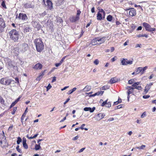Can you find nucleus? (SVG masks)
<instances>
[{"mask_svg": "<svg viewBox=\"0 0 156 156\" xmlns=\"http://www.w3.org/2000/svg\"><path fill=\"white\" fill-rule=\"evenodd\" d=\"M46 14V12L44 11V12L40 14V16H43Z\"/></svg>", "mask_w": 156, "mask_h": 156, "instance_id": "49", "label": "nucleus"}, {"mask_svg": "<svg viewBox=\"0 0 156 156\" xmlns=\"http://www.w3.org/2000/svg\"><path fill=\"white\" fill-rule=\"evenodd\" d=\"M2 2L1 3V5L5 9H6L7 7L5 5V0H2Z\"/></svg>", "mask_w": 156, "mask_h": 156, "instance_id": "30", "label": "nucleus"}, {"mask_svg": "<svg viewBox=\"0 0 156 156\" xmlns=\"http://www.w3.org/2000/svg\"><path fill=\"white\" fill-rule=\"evenodd\" d=\"M122 102V99L119 98L118 100L117 101L114 102L113 105H116L118 104L119 103H121Z\"/></svg>", "mask_w": 156, "mask_h": 156, "instance_id": "28", "label": "nucleus"}, {"mask_svg": "<svg viewBox=\"0 0 156 156\" xmlns=\"http://www.w3.org/2000/svg\"><path fill=\"white\" fill-rule=\"evenodd\" d=\"M94 63L96 65H98L99 63V61L98 59H96L94 62Z\"/></svg>", "mask_w": 156, "mask_h": 156, "instance_id": "43", "label": "nucleus"}, {"mask_svg": "<svg viewBox=\"0 0 156 156\" xmlns=\"http://www.w3.org/2000/svg\"><path fill=\"white\" fill-rule=\"evenodd\" d=\"M79 19L80 17H78L77 16H72L70 18V20L73 23L79 20Z\"/></svg>", "mask_w": 156, "mask_h": 156, "instance_id": "15", "label": "nucleus"}, {"mask_svg": "<svg viewBox=\"0 0 156 156\" xmlns=\"http://www.w3.org/2000/svg\"><path fill=\"white\" fill-rule=\"evenodd\" d=\"M12 82V80L7 77L2 78L0 80V83L1 84L7 86L10 85Z\"/></svg>", "mask_w": 156, "mask_h": 156, "instance_id": "5", "label": "nucleus"}, {"mask_svg": "<svg viewBox=\"0 0 156 156\" xmlns=\"http://www.w3.org/2000/svg\"><path fill=\"white\" fill-rule=\"evenodd\" d=\"M70 99L69 98H67L66 100V101L64 102V105L66 104L67 102H68L69 101Z\"/></svg>", "mask_w": 156, "mask_h": 156, "instance_id": "63", "label": "nucleus"}, {"mask_svg": "<svg viewBox=\"0 0 156 156\" xmlns=\"http://www.w3.org/2000/svg\"><path fill=\"white\" fill-rule=\"evenodd\" d=\"M150 97V96L149 95H145L143 96V98L144 99H147L149 98Z\"/></svg>", "mask_w": 156, "mask_h": 156, "instance_id": "52", "label": "nucleus"}, {"mask_svg": "<svg viewBox=\"0 0 156 156\" xmlns=\"http://www.w3.org/2000/svg\"><path fill=\"white\" fill-rule=\"evenodd\" d=\"M15 80L16 82L18 84L19 83V79L18 77H16L15 78Z\"/></svg>", "mask_w": 156, "mask_h": 156, "instance_id": "62", "label": "nucleus"}, {"mask_svg": "<svg viewBox=\"0 0 156 156\" xmlns=\"http://www.w3.org/2000/svg\"><path fill=\"white\" fill-rule=\"evenodd\" d=\"M81 13V12L80 10H77V14L76 15L78 17H80V16Z\"/></svg>", "mask_w": 156, "mask_h": 156, "instance_id": "39", "label": "nucleus"}, {"mask_svg": "<svg viewBox=\"0 0 156 156\" xmlns=\"http://www.w3.org/2000/svg\"><path fill=\"white\" fill-rule=\"evenodd\" d=\"M17 140L16 141V143L17 144H19L20 143L22 142V139L20 137H18L17 138Z\"/></svg>", "mask_w": 156, "mask_h": 156, "instance_id": "32", "label": "nucleus"}, {"mask_svg": "<svg viewBox=\"0 0 156 156\" xmlns=\"http://www.w3.org/2000/svg\"><path fill=\"white\" fill-rule=\"evenodd\" d=\"M129 16H133L136 15V10L134 8H132L129 12Z\"/></svg>", "mask_w": 156, "mask_h": 156, "instance_id": "13", "label": "nucleus"}, {"mask_svg": "<svg viewBox=\"0 0 156 156\" xmlns=\"http://www.w3.org/2000/svg\"><path fill=\"white\" fill-rule=\"evenodd\" d=\"M95 108L94 107L92 108L90 107H85L84 108L83 110L85 111H90V112H92L95 110Z\"/></svg>", "mask_w": 156, "mask_h": 156, "instance_id": "19", "label": "nucleus"}, {"mask_svg": "<svg viewBox=\"0 0 156 156\" xmlns=\"http://www.w3.org/2000/svg\"><path fill=\"white\" fill-rule=\"evenodd\" d=\"M21 98V96H19V97L15 101L17 103L20 100Z\"/></svg>", "mask_w": 156, "mask_h": 156, "instance_id": "54", "label": "nucleus"}, {"mask_svg": "<svg viewBox=\"0 0 156 156\" xmlns=\"http://www.w3.org/2000/svg\"><path fill=\"white\" fill-rule=\"evenodd\" d=\"M145 147L146 146L145 145H142L139 147H137V148L140 149H143L144 147Z\"/></svg>", "mask_w": 156, "mask_h": 156, "instance_id": "38", "label": "nucleus"}, {"mask_svg": "<svg viewBox=\"0 0 156 156\" xmlns=\"http://www.w3.org/2000/svg\"><path fill=\"white\" fill-rule=\"evenodd\" d=\"M105 116L103 113H100L98 114L96 116V119L97 120H100L103 118Z\"/></svg>", "mask_w": 156, "mask_h": 156, "instance_id": "18", "label": "nucleus"}, {"mask_svg": "<svg viewBox=\"0 0 156 156\" xmlns=\"http://www.w3.org/2000/svg\"><path fill=\"white\" fill-rule=\"evenodd\" d=\"M153 84V83H151L149 84H147L146 86L145 87H146L148 90H149L151 88V86Z\"/></svg>", "mask_w": 156, "mask_h": 156, "instance_id": "31", "label": "nucleus"}, {"mask_svg": "<svg viewBox=\"0 0 156 156\" xmlns=\"http://www.w3.org/2000/svg\"><path fill=\"white\" fill-rule=\"evenodd\" d=\"M147 66H145V67H144L143 68H142V70L141 71V74H143L144 73L145 70L147 69Z\"/></svg>", "mask_w": 156, "mask_h": 156, "instance_id": "42", "label": "nucleus"}, {"mask_svg": "<svg viewBox=\"0 0 156 156\" xmlns=\"http://www.w3.org/2000/svg\"><path fill=\"white\" fill-rule=\"evenodd\" d=\"M137 37H145L146 38H147L148 37V35L146 34H139L137 35Z\"/></svg>", "mask_w": 156, "mask_h": 156, "instance_id": "29", "label": "nucleus"}, {"mask_svg": "<svg viewBox=\"0 0 156 156\" xmlns=\"http://www.w3.org/2000/svg\"><path fill=\"white\" fill-rule=\"evenodd\" d=\"M134 80L133 79L130 80L128 81V83L129 84H132L134 83Z\"/></svg>", "mask_w": 156, "mask_h": 156, "instance_id": "41", "label": "nucleus"}, {"mask_svg": "<svg viewBox=\"0 0 156 156\" xmlns=\"http://www.w3.org/2000/svg\"><path fill=\"white\" fill-rule=\"evenodd\" d=\"M25 117H23V116L22 115V116H21V122L22 123L23 125V126L26 125V124L25 123H23V120H24V118Z\"/></svg>", "mask_w": 156, "mask_h": 156, "instance_id": "36", "label": "nucleus"}, {"mask_svg": "<svg viewBox=\"0 0 156 156\" xmlns=\"http://www.w3.org/2000/svg\"><path fill=\"white\" fill-rule=\"evenodd\" d=\"M108 100V99H107L106 101L103 102V103L101 104V106H104L105 105H106L107 102Z\"/></svg>", "mask_w": 156, "mask_h": 156, "instance_id": "45", "label": "nucleus"}, {"mask_svg": "<svg viewBox=\"0 0 156 156\" xmlns=\"http://www.w3.org/2000/svg\"><path fill=\"white\" fill-rule=\"evenodd\" d=\"M116 108L115 109H119L122 108V105H120L116 107Z\"/></svg>", "mask_w": 156, "mask_h": 156, "instance_id": "56", "label": "nucleus"}, {"mask_svg": "<svg viewBox=\"0 0 156 156\" xmlns=\"http://www.w3.org/2000/svg\"><path fill=\"white\" fill-rule=\"evenodd\" d=\"M17 109V108L16 107H14L13 108V111L12 112V115H14L15 114V112L16 111V110Z\"/></svg>", "mask_w": 156, "mask_h": 156, "instance_id": "48", "label": "nucleus"}, {"mask_svg": "<svg viewBox=\"0 0 156 156\" xmlns=\"http://www.w3.org/2000/svg\"><path fill=\"white\" fill-rule=\"evenodd\" d=\"M0 102L3 105L4 104L5 101L2 96L0 99Z\"/></svg>", "mask_w": 156, "mask_h": 156, "instance_id": "37", "label": "nucleus"}, {"mask_svg": "<svg viewBox=\"0 0 156 156\" xmlns=\"http://www.w3.org/2000/svg\"><path fill=\"white\" fill-rule=\"evenodd\" d=\"M109 88L108 86L107 85H106L103 86L101 88L103 90H106L108 89Z\"/></svg>", "mask_w": 156, "mask_h": 156, "instance_id": "33", "label": "nucleus"}, {"mask_svg": "<svg viewBox=\"0 0 156 156\" xmlns=\"http://www.w3.org/2000/svg\"><path fill=\"white\" fill-rule=\"evenodd\" d=\"M16 18H18L19 20L23 21L26 20L28 19V17L27 15L25 13H20L19 14L18 16L17 15Z\"/></svg>", "mask_w": 156, "mask_h": 156, "instance_id": "7", "label": "nucleus"}, {"mask_svg": "<svg viewBox=\"0 0 156 156\" xmlns=\"http://www.w3.org/2000/svg\"><path fill=\"white\" fill-rule=\"evenodd\" d=\"M97 19L98 20H101L102 19V16L101 14L98 12L97 15Z\"/></svg>", "mask_w": 156, "mask_h": 156, "instance_id": "24", "label": "nucleus"}, {"mask_svg": "<svg viewBox=\"0 0 156 156\" xmlns=\"http://www.w3.org/2000/svg\"><path fill=\"white\" fill-rule=\"evenodd\" d=\"M24 7L25 8L27 9L29 8H32V6L31 5V3L30 2H27L24 5Z\"/></svg>", "mask_w": 156, "mask_h": 156, "instance_id": "20", "label": "nucleus"}, {"mask_svg": "<svg viewBox=\"0 0 156 156\" xmlns=\"http://www.w3.org/2000/svg\"><path fill=\"white\" fill-rule=\"evenodd\" d=\"M97 38H96L92 40L91 42V44L92 45H95L98 44H98V41H97Z\"/></svg>", "mask_w": 156, "mask_h": 156, "instance_id": "21", "label": "nucleus"}, {"mask_svg": "<svg viewBox=\"0 0 156 156\" xmlns=\"http://www.w3.org/2000/svg\"><path fill=\"white\" fill-rule=\"evenodd\" d=\"M91 11L92 13L95 12V8L94 7H92L91 9Z\"/></svg>", "mask_w": 156, "mask_h": 156, "instance_id": "64", "label": "nucleus"}, {"mask_svg": "<svg viewBox=\"0 0 156 156\" xmlns=\"http://www.w3.org/2000/svg\"><path fill=\"white\" fill-rule=\"evenodd\" d=\"M10 39L16 42L17 41L19 37L18 32L15 29L11 30L8 33Z\"/></svg>", "mask_w": 156, "mask_h": 156, "instance_id": "2", "label": "nucleus"}, {"mask_svg": "<svg viewBox=\"0 0 156 156\" xmlns=\"http://www.w3.org/2000/svg\"><path fill=\"white\" fill-rule=\"evenodd\" d=\"M16 149L17 151L20 153H21V150L19 148V145H17V147H16Z\"/></svg>", "mask_w": 156, "mask_h": 156, "instance_id": "40", "label": "nucleus"}, {"mask_svg": "<svg viewBox=\"0 0 156 156\" xmlns=\"http://www.w3.org/2000/svg\"><path fill=\"white\" fill-rule=\"evenodd\" d=\"M146 116V112H144L142 114L141 116V118H143L144 117Z\"/></svg>", "mask_w": 156, "mask_h": 156, "instance_id": "51", "label": "nucleus"}, {"mask_svg": "<svg viewBox=\"0 0 156 156\" xmlns=\"http://www.w3.org/2000/svg\"><path fill=\"white\" fill-rule=\"evenodd\" d=\"M79 137V136H77L75 137H74L73 139V140H77Z\"/></svg>", "mask_w": 156, "mask_h": 156, "instance_id": "58", "label": "nucleus"}, {"mask_svg": "<svg viewBox=\"0 0 156 156\" xmlns=\"http://www.w3.org/2000/svg\"><path fill=\"white\" fill-rule=\"evenodd\" d=\"M46 71V70L45 69L42 71L40 73L39 76L36 78V80L37 81L40 80L42 78L43 76L44 75V73Z\"/></svg>", "mask_w": 156, "mask_h": 156, "instance_id": "14", "label": "nucleus"}, {"mask_svg": "<svg viewBox=\"0 0 156 156\" xmlns=\"http://www.w3.org/2000/svg\"><path fill=\"white\" fill-rule=\"evenodd\" d=\"M117 80L115 79V78H112L110 80L109 82L110 83H114L117 82Z\"/></svg>", "mask_w": 156, "mask_h": 156, "instance_id": "25", "label": "nucleus"}, {"mask_svg": "<svg viewBox=\"0 0 156 156\" xmlns=\"http://www.w3.org/2000/svg\"><path fill=\"white\" fill-rule=\"evenodd\" d=\"M5 27V24L3 18H0V33L2 32Z\"/></svg>", "mask_w": 156, "mask_h": 156, "instance_id": "9", "label": "nucleus"}, {"mask_svg": "<svg viewBox=\"0 0 156 156\" xmlns=\"http://www.w3.org/2000/svg\"><path fill=\"white\" fill-rule=\"evenodd\" d=\"M16 103H17L15 101L12 102L10 106V108L14 106Z\"/></svg>", "mask_w": 156, "mask_h": 156, "instance_id": "47", "label": "nucleus"}, {"mask_svg": "<svg viewBox=\"0 0 156 156\" xmlns=\"http://www.w3.org/2000/svg\"><path fill=\"white\" fill-rule=\"evenodd\" d=\"M96 95H97V92L95 93V94H93L90 95V97H94Z\"/></svg>", "mask_w": 156, "mask_h": 156, "instance_id": "61", "label": "nucleus"}, {"mask_svg": "<svg viewBox=\"0 0 156 156\" xmlns=\"http://www.w3.org/2000/svg\"><path fill=\"white\" fill-rule=\"evenodd\" d=\"M142 25L147 31L153 32V31H154L156 30L155 28H151V26L147 23H143Z\"/></svg>", "mask_w": 156, "mask_h": 156, "instance_id": "6", "label": "nucleus"}, {"mask_svg": "<svg viewBox=\"0 0 156 156\" xmlns=\"http://www.w3.org/2000/svg\"><path fill=\"white\" fill-rule=\"evenodd\" d=\"M52 87L50 85V84H49L48 86H47V90H48L49 89H50L51 87Z\"/></svg>", "mask_w": 156, "mask_h": 156, "instance_id": "50", "label": "nucleus"}, {"mask_svg": "<svg viewBox=\"0 0 156 156\" xmlns=\"http://www.w3.org/2000/svg\"><path fill=\"white\" fill-rule=\"evenodd\" d=\"M34 42L37 51L39 52H41L44 48V44L41 39L40 38H37L35 39Z\"/></svg>", "mask_w": 156, "mask_h": 156, "instance_id": "1", "label": "nucleus"}, {"mask_svg": "<svg viewBox=\"0 0 156 156\" xmlns=\"http://www.w3.org/2000/svg\"><path fill=\"white\" fill-rule=\"evenodd\" d=\"M91 89V86L89 85H87L83 89V90L85 92L88 91Z\"/></svg>", "mask_w": 156, "mask_h": 156, "instance_id": "22", "label": "nucleus"}, {"mask_svg": "<svg viewBox=\"0 0 156 156\" xmlns=\"http://www.w3.org/2000/svg\"><path fill=\"white\" fill-rule=\"evenodd\" d=\"M126 89H128L127 94H130L133 92V88L131 87L127 86L126 87Z\"/></svg>", "mask_w": 156, "mask_h": 156, "instance_id": "17", "label": "nucleus"}, {"mask_svg": "<svg viewBox=\"0 0 156 156\" xmlns=\"http://www.w3.org/2000/svg\"><path fill=\"white\" fill-rule=\"evenodd\" d=\"M30 30V29L29 27H25L24 29V32H27L29 31Z\"/></svg>", "mask_w": 156, "mask_h": 156, "instance_id": "35", "label": "nucleus"}, {"mask_svg": "<svg viewBox=\"0 0 156 156\" xmlns=\"http://www.w3.org/2000/svg\"><path fill=\"white\" fill-rule=\"evenodd\" d=\"M12 128H13V126L12 125L11 126H10L9 127V128L8 129V130L11 131L12 130Z\"/></svg>", "mask_w": 156, "mask_h": 156, "instance_id": "55", "label": "nucleus"}, {"mask_svg": "<svg viewBox=\"0 0 156 156\" xmlns=\"http://www.w3.org/2000/svg\"><path fill=\"white\" fill-rule=\"evenodd\" d=\"M149 90H148L146 87H145L144 92L145 93V94H146L147 93Z\"/></svg>", "mask_w": 156, "mask_h": 156, "instance_id": "59", "label": "nucleus"}, {"mask_svg": "<svg viewBox=\"0 0 156 156\" xmlns=\"http://www.w3.org/2000/svg\"><path fill=\"white\" fill-rule=\"evenodd\" d=\"M112 16L110 15H108L107 17V20L108 21H111L112 20Z\"/></svg>", "mask_w": 156, "mask_h": 156, "instance_id": "27", "label": "nucleus"}, {"mask_svg": "<svg viewBox=\"0 0 156 156\" xmlns=\"http://www.w3.org/2000/svg\"><path fill=\"white\" fill-rule=\"evenodd\" d=\"M40 143L38 144H36L35 145V149L36 150H39L40 148Z\"/></svg>", "mask_w": 156, "mask_h": 156, "instance_id": "34", "label": "nucleus"}, {"mask_svg": "<svg viewBox=\"0 0 156 156\" xmlns=\"http://www.w3.org/2000/svg\"><path fill=\"white\" fill-rule=\"evenodd\" d=\"M42 67V65L40 63H38L34 65V66H33V68L35 70H37L41 69Z\"/></svg>", "mask_w": 156, "mask_h": 156, "instance_id": "12", "label": "nucleus"}, {"mask_svg": "<svg viewBox=\"0 0 156 156\" xmlns=\"http://www.w3.org/2000/svg\"><path fill=\"white\" fill-rule=\"evenodd\" d=\"M140 82H136L134 83L132 85L133 88L134 89H136L138 90H141L142 88L141 86H138L140 84Z\"/></svg>", "mask_w": 156, "mask_h": 156, "instance_id": "11", "label": "nucleus"}, {"mask_svg": "<svg viewBox=\"0 0 156 156\" xmlns=\"http://www.w3.org/2000/svg\"><path fill=\"white\" fill-rule=\"evenodd\" d=\"M105 37H103L101 38H99V37H97V41H101L102 42L100 43L99 44H101L102 43H103L105 41Z\"/></svg>", "mask_w": 156, "mask_h": 156, "instance_id": "23", "label": "nucleus"}, {"mask_svg": "<svg viewBox=\"0 0 156 156\" xmlns=\"http://www.w3.org/2000/svg\"><path fill=\"white\" fill-rule=\"evenodd\" d=\"M142 70V67H138L136 69V73L138 74L140 72L141 73Z\"/></svg>", "mask_w": 156, "mask_h": 156, "instance_id": "26", "label": "nucleus"}, {"mask_svg": "<svg viewBox=\"0 0 156 156\" xmlns=\"http://www.w3.org/2000/svg\"><path fill=\"white\" fill-rule=\"evenodd\" d=\"M42 2L44 3V6H47L48 8L50 10L53 8L52 3L50 0H43Z\"/></svg>", "mask_w": 156, "mask_h": 156, "instance_id": "8", "label": "nucleus"}, {"mask_svg": "<svg viewBox=\"0 0 156 156\" xmlns=\"http://www.w3.org/2000/svg\"><path fill=\"white\" fill-rule=\"evenodd\" d=\"M26 138L23 137V138L22 143L23 147L25 149H27L28 148V146L26 143Z\"/></svg>", "mask_w": 156, "mask_h": 156, "instance_id": "16", "label": "nucleus"}, {"mask_svg": "<svg viewBox=\"0 0 156 156\" xmlns=\"http://www.w3.org/2000/svg\"><path fill=\"white\" fill-rule=\"evenodd\" d=\"M66 57V56L64 57H63V58H62L61 60L60 61V62L62 64L64 61V60L65 59Z\"/></svg>", "mask_w": 156, "mask_h": 156, "instance_id": "53", "label": "nucleus"}, {"mask_svg": "<svg viewBox=\"0 0 156 156\" xmlns=\"http://www.w3.org/2000/svg\"><path fill=\"white\" fill-rule=\"evenodd\" d=\"M107 105L106 106V107L108 108H110L111 106V104L110 102H107Z\"/></svg>", "mask_w": 156, "mask_h": 156, "instance_id": "46", "label": "nucleus"}, {"mask_svg": "<svg viewBox=\"0 0 156 156\" xmlns=\"http://www.w3.org/2000/svg\"><path fill=\"white\" fill-rule=\"evenodd\" d=\"M121 61V63L122 65H127L128 64H131L133 63V61L130 60L128 61L126 58H122Z\"/></svg>", "mask_w": 156, "mask_h": 156, "instance_id": "10", "label": "nucleus"}, {"mask_svg": "<svg viewBox=\"0 0 156 156\" xmlns=\"http://www.w3.org/2000/svg\"><path fill=\"white\" fill-rule=\"evenodd\" d=\"M5 61L6 62V65L8 69L13 70L15 69L16 63L14 61H12L8 58H5Z\"/></svg>", "mask_w": 156, "mask_h": 156, "instance_id": "3", "label": "nucleus"}, {"mask_svg": "<svg viewBox=\"0 0 156 156\" xmlns=\"http://www.w3.org/2000/svg\"><path fill=\"white\" fill-rule=\"evenodd\" d=\"M28 45L26 43H23L20 44L19 47L18 48L19 51L22 53L25 52L28 50Z\"/></svg>", "mask_w": 156, "mask_h": 156, "instance_id": "4", "label": "nucleus"}, {"mask_svg": "<svg viewBox=\"0 0 156 156\" xmlns=\"http://www.w3.org/2000/svg\"><path fill=\"white\" fill-rule=\"evenodd\" d=\"M56 77H55L54 76L52 78V80L51 81V82L53 83V82H55V81H56Z\"/></svg>", "mask_w": 156, "mask_h": 156, "instance_id": "57", "label": "nucleus"}, {"mask_svg": "<svg viewBox=\"0 0 156 156\" xmlns=\"http://www.w3.org/2000/svg\"><path fill=\"white\" fill-rule=\"evenodd\" d=\"M62 64L59 62V63H55V65L56 67H58L59 66Z\"/></svg>", "mask_w": 156, "mask_h": 156, "instance_id": "60", "label": "nucleus"}, {"mask_svg": "<svg viewBox=\"0 0 156 156\" xmlns=\"http://www.w3.org/2000/svg\"><path fill=\"white\" fill-rule=\"evenodd\" d=\"M104 92V91H98L97 92V95H102Z\"/></svg>", "mask_w": 156, "mask_h": 156, "instance_id": "44", "label": "nucleus"}]
</instances>
